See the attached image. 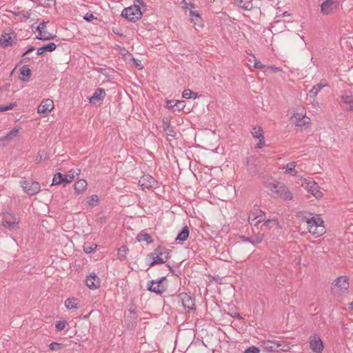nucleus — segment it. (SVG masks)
I'll list each match as a JSON object with an SVG mask.
<instances>
[{"label":"nucleus","mask_w":353,"mask_h":353,"mask_svg":"<svg viewBox=\"0 0 353 353\" xmlns=\"http://www.w3.org/2000/svg\"><path fill=\"white\" fill-rule=\"evenodd\" d=\"M349 281L347 276H341L334 280L332 285V292L335 295H340L347 292L349 288Z\"/></svg>","instance_id":"nucleus-4"},{"label":"nucleus","mask_w":353,"mask_h":353,"mask_svg":"<svg viewBox=\"0 0 353 353\" xmlns=\"http://www.w3.org/2000/svg\"><path fill=\"white\" fill-rule=\"evenodd\" d=\"M132 60L134 63V66L139 69V70H142L143 66L142 65V64L141 63V61L134 59V58H132Z\"/></svg>","instance_id":"nucleus-52"},{"label":"nucleus","mask_w":353,"mask_h":353,"mask_svg":"<svg viewBox=\"0 0 353 353\" xmlns=\"http://www.w3.org/2000/svg\"><path fill=\"white\" fill-rule=\"evenodd\" d=\"M166 250H168L165 248L159 246L154 250V254L158 255L161 257H163V256H166Z\"/></svg>","instance_id":"nucleus-40"},{"label":"nucleus","mask_w":353,"mask_h":353,"mask_svg":"<svg viewBox=\"0 0 353 353\" xmlns=\"http://www.w3.org/2000/svg\"><path fill=\"white\" fill-rule=\"evenodd\" d=\"M326 85L325 84H322V83H319V84H316L315 85L311 90H310L309 93H308V96L310 97V98H314L318 92L323 88L325 87Z\"/></svg>","instance_id":"nucleus-29"},{"label":"nucleus","mask_w":353,"mask_h":353,"mask_svg":"<svg viewBox=\"0 0 353 353\" xmlns=\"http://www.w3.org/2000/svg\"><path fill=\"white\" fill-rule=\"evenodd\" d=\"M21 186L23 191L29 195H34L41 190V185L37 181L24 180L21 181Z\"/></svg>","instance_id":"nucleus-6"},{"label":"nucleus","mask_w":353,"mask_h":353,"mask_svg":"<svg viewBox=\"0 0 353 353\" xmlns=\"http://www.w3.org/2000/svg\"><path fill=\"white\" fill-rule=\"evenodd\" d=\"M78 304V300L76 298H68L65 301V306L70 309H77Z\"/></svg>","instance_id":"nucleus-27"},{"label":"nucleus","mask_w":353,"mask_h":353,"mask_svg":"<svg viewBox=\"0 0 353 353\" xmlns=\"http://www.w3.org/2000/svg\"><path fill=\"white\" fill-rule=\"evenodd\" d=\"M67 325V322L65 321H59L55 324V327L57 330L61 331L65 329Z\"/></svg>","instance_id":"nucleus-41"},{"label":"nucleus","mask_w":353,"mask_h":353,"mask_svg":"<svg viewBox=\"0 0 353 353\" xmlns=\"http://www.w3.org/2000/svg\"><path fill=\"white\" fill-rule=\"evenodd\" d=\"M166 279V277L165 276H162L161 278H160L158 280H155L156 282H158V283L159 284H161V283L163 282V281L165 280Z\"/></svg>","instance_id":"nucleus-60"},{"label":"nucleus","mask_w":353,"mask_h":353,"mask_svg":"<svg viewBox=\"0 0 353 353\" xmlns=\"http://www.w3.org/2000/svg\"><path fill=\"white\" fill-rule=\"evenodd\" d=\"M310 347L315 353H321L324 348V345L319 336L314 334L310 337Z\"/></svg>","instance_id":"nucleus-12"},{"label":"nucleus","mask_w":353,"mask_h":353,"mask_svg":"<svg viewBox=\"0 0 353 353\" xmlns=\"http://www.w3.org/2000/svg\"><path fill=\"white\" fill-rule=\"evenodd\" d=\"M168 267L169 270L170 271V272H172L173 274H176L174 273V270L172 269V268L170 265H168Z\"/></svg>","instance_id":"nucleus-62"},{"label":"nucleus","mask_w":353,"mask_h":353,"mask_svg":"<svg viewBox=\"0 0 353 353\" xmlns=\"http://www.w3.org/2000/svg\"><path fill=\"white\" fill-rule=\"evenodd\" d=\"M248 221H249L250 225H258L259 223L257 221L256 218V217L252 218V216H249Z\"/></svg>","instance_id":"nucleus-53"},{"label":"nucleus","mask_w":353,"mask_h":353,"mask_svg":"<svg viewBox=\"0 0 353 353\" xmlns=\"http://www.w3.org/2000/svg\"><path fill=\"white\" fill-rule=\"evenodd\" d=\"M261 343L262 348L269 353L287 352L290 349V344L285 341L265 340L262 341Z\"/></svg>","instance_id":"nucleus-2"},{"label":"nucleus","mask_w":353,"mask_h":353,"mask_svg":"<svg viewBox=\"0 0 353 353\" xmlns=\"http://www.w3.org/2000/svg\"><path fill=\"white\" fill-rule=\"evenodd\" d=\"M30 75H31V70L29 68L28 65H23L20 69L19 79L24 82H27L29 81Z\"/></svg>","instance_id":"nucleus-24"},{"label":"nucleus","mask_w":353,"mask_h":353,"mask_svg":"<svg viewBox=\"0 0 353 353\" xmlns=\"http://www.w3.org/2000/svg\"><path fill=\"white\" fill-rule=\"evenodd\" d=\"M256 218L257 221L260 223L265 220V214L259 209H254L252 212V216Z\"/></svg>","instance_id":"nucleus-30"},{"label":"nucleus","mask_w":353,"mask_h":353,"mask_svg":"<svg viewBox=\"0 0 353 353\" xmlns=\"http://www.w3.org/2000/svg\"><path fill=\"white\" fill-rule=\"evenodd\" d=\"M339 5V0H326L321 6V12L325 15H328L336 9Z\"/></svg>","instance_id":"nucleus-11"},{"label":"nucleus","mask_w":353,"mask_h":353,"mask_svg":"<svg viewBox=\"0 0 353 353\" xmlns=\"http://www.w3.org/2000/svg\"><path fill=\"white\" fill-rule=\"evenodd\" d=\"M248 170L250 171V173L252 174V175H255L256 174V171L255 170H252V167H251V165L248 163Z\"/></svg>","instance_id":"nucleus-58"},{"label":"nucleus","mask_w":353,"mask_h":353,"mask_svg":"<svg viewBox=\"0 0 353 353\" xmlns=\"http://www.w3.org/2000/svg\"><path fill=\"white\" fill-rule=\"evenodd\" d=\"M296 119V125L297 126H303V125H305L309 123V121H310V118L308 117H299L298 118L297 117H295Z\"/></svg>","instance_id":"nucleus-35"},{"label":"nucleus","mask_w":353,"mask_h":353,"mask_svg":"<svg viewBox=\"0 0 353 353\" xmlns=\"http://www.w3.org/2000/svg\"><path fill=\"white\" fill-rule=\"evenodd\" d=\"M193 92L189 89L185 90L182 93V97L185 99H190L192 98Z\"/></svg>","instance_id":"nucleus-44"},{"label":"nucleus","mask_w":353,"mask_h":353,"mask_svg":"<svg viewBox=\"0 0 353 353\" xmlns=\"http://www.w3.org/2000/svg\"><path fill=\"white\" fill-rule=\"evenodd\" d=\"M260 350L259 347L256 346H251L246 349L244 352V353H259Z\"/></svg>","instance_id":"nucleus-43"},{"label":"nucleus","mask_w":353,"mask_h":353,"mask_svg":"<svg viewBox=\"0 0 353 353\" xmlns=\"http://www.w3.org/2000/svg\"><path fill=\"white\" fill-rule=\"evenodd\" d=\"M192 97H193L194 99L197 98L198 97V93L193 92Z\"/></svg>","instance_id":"nucleus-63"},{"label":"nucleus","mask_w":353,"mask_h":353,"mask_svg":"<svg viewBox=\"0 0 353 353\" xmlns=\"http://www.w3.org/2000/svg\"><path fill=\"white\" fill-rule=\"evenodd\" d=\"M48 21H43L36 28L38 32V35L36 37L37 39L42 41L52 40L56 37V35L49 33L46 31V24Z\"/></svg>","instance_id":"nucleus-9"},{"label":"nucleus","mask_w":353,"mask_h":353,"mask_svg":"<svg viewBox=\"0 0 353 353\" xmlns=\"http://www.w3.org/2000/svg\"><path fill=\"white\" fill-rule=\"evenodd\" d=\"M262 353H269V352H266L265 350L263 349V352Z\"/></svg>","instance_id":"nucleus-64"},{"label":"nucleus","mask_w":353,"mask_h":353,"mask_svg":"<svg viewBox=\"0 0 353 353\" xmlns=\"http://www.w3.org/2000/svg\"><path fill=\"white\" fill-rule=\"evenodd\" d=\"M16 106V103H10L7 105H0V112L12 110Z\"/></svg>","instance_id":"nucleus-39"},{"label":"nucleus","mask_w":353,"mask_h":353,"mask_svg":"<svg viewBox=\"0 0 353 353\" xmlns=\"http://www.w3.org/2000/svg\"><path fill=\"white\" fill-rule=\"evenodd\" d=\"M252 134L253 137L256 139H259L263 136L262 133V129L260 127H254L252 128Z\"/></svg>","instance_id":"nucleus-38"},{"label":"nucleus","mask_w":353,"mask_h":353,"mask_svg":"<svg viewBox=\"0 0 353 353\" xmlns=\"http://www.w3.org/2000/svg\"><path fill=\"white\" fill-rule=\"evenodd\" d=\"M137 240L140 241H146L148 244L152 243V238L148 233H140L137 236Z\"/></svg>","instance_id":"nucleus-31"},{"label":"nucleus","mask_w":353,"mask_h":353,"mask_svg":"<svg viewBox=\"0 0 353 353\" xmlns=\"http://www.w3.org/2000/svg\"><path fill=\"white\" fill-rule=\"evenodd\" d=\"M269 188L273 193L276 194L278 196L284 200L292 199V194L284 185H279L276 183H270Z\"/></svg>","instance_id":"nucleus-5"},{"label":"nucleus","mask_w":353,"mask_h":353,"mask_svg":"<svg viewBox=\"0 0 353 353\" xmlns=\"http://www.w3.org/2000/svg\"><path fill=\"white\" fill-rule=\"evenodd\" d=\"M259 139V143L256 145V148H261L264 146L265 145V139H264V137H261L260 138L258 139Z\"/></svg>","instance_id":"nucleus-50"},{"label":"nucleus","mask_w":353,"mask_h":353,"mask_svg":"<svg viewBox=\"0 0 353 353\" xmlns=\"http://www.w3.org/2000/svg\"><path fill=\"white\" fill-rule=\"evenodd\" d=\"M30 14H31V12L30 10L29 11L23 10V11L19 12L18 14H17L16 15L23 16V17L28 19V18H30Z\"/></svg>","instance_id":"nucleus-48"},{"label":"nucleus","mask_w":353,"mask_h":353,"mask_svg":"<svg viewBox=\"0 0 353 353\" xmlns=\"http://www.w3.org/2000/svg\"><path fill=\"white\" fill-rule=\"evenodd\" d=\"M240 239L242 240L243 242L244 243H250L251 244V237L250 238H248V237H246V236H240Z\"/></svg>","instance_id":"nucleus-56"},{"label":"nucleus","mask_w":353,"mask_h":353,"mask_svg":"<svg viewBox=\"0 0 353 353\" xmlns=\"http://www.w3.org/2000/svg\"><path fill=\"white\" fill-rule=\"evenodd\" d=\"M174 103H175V101H174V100L168 101L167 105L168 107L174 108V107H175L174 106Z\"/></svg>","instance_id":"nucleus-57"},{"label":"nucleus","mask_w":353,"mask_h":353,"mask_svg":"<svg viewBox=\"0 0 353 353\" xmlns=\"http://www.w3.org/2000/svg\"><path fill=\"white\" fill-rule=\"evenodd\" d=\"M264 234H257L251 237V244L252 245H255L256 244L261 243L263 239Z\"/></svg>","instance_id":"nucleus-34"},{"label":"nucleus","mask_w":353,"mask_h":353,"mask_svg":"<svg viewBox=\"0 0 353 353\" xmlns=\"http://www.w3.org/2000/svg\"><path fill=\"white\" fill-rule=\"evenodd\" d=\"M53 108V101L50 99H46L43 100L41 104L39 105L37 112L39 114H43V115L47 116Z\"/></svg>","instance_id":"nucleus-16"},{"label":"nucleus","mask_w":353,"mask_h":353,"mask_svg":"<svg viewBox=\"0 0 353 353\" xmlns=\"http://www.w3.org/2000/svg\"><path fill=\"white\" fill-rule=\"evenodd\" d=\"M97 247V245L95 243H85L83 245V251L87 254H90L93 252Z\"/></svg>","instance_id":"nucleus-33"},{"label":"nucleus","mask_w":353,"mask_h":353,"mask_svg":"<svg viewBox=\"0 0 353 353\" xmlns=\"http://www.w3.org/2000/svg\"><path fill=\"white\" fill-rule=\"evenodd\" d=\"M73 179V174H63L61 172H57L54 175L51 185H56L63 183L68 184L71 183Z\"/></svg>","instance_id":"nucleus-15"},{"label":"nucleus","mask_w":353,"mask_h":353,"mask_svg":"<svg viewBox=\"0 0 353 353\" xmlns=\"http://www.w3.org/2000/svg\"><path fill=\"white\" fill-rule=\"evenodd\" d=\"M98 202V196L97 195H92L89 201L90 205H94V203Z\"/></svg>","instance_id":"nucleus-54"},{"label":"nucleus","mask_w":353,"mask_h":353,"mask_svg":"<svg viewBox=\"0 0 353 353\" xmlns=\"http://www.w3.org/2000/svg\"><path fill=\"white\" fill-rule=\"evenodd\" d=\"M301 186L308 192H311V194L316 199L321 198L323 195V193L319 190V185L313 180L304 179Z\"/></svg>","instance_id":"nucleus-8"},{"label":"nucleus","mask_w":353,"mask_h":353,"mask_svg":"<svg viewBox=\"0 0 353 353\" xmlns=\"http://www.w3.org/2000/svg\"><path fill=\"white\" fill-rule=\"evenodd\" d=\"M190 234L189 228L188 226H184L181 231L176 236L175 241H185L188 239Z\"/></svg>","instance_id":"nucleus-26"},{"label":"nucleus","mask_w":353,"mask_h":353,"mask_svg":"<svg viewBox=\"0 0 353 353\" xmlns=\"http://www.w3.org/2000/svg\"><path fill=\"white\" fill-rule=\"evenodd\" d=\"M254 67L256 69H263L266 68L267 65H263L260 61H257L256 59H255Z\"/></svg>","instance_id":"nucleus-47"},{"label":"nucleus","mask_w":353,"mask_h":353,"mask_svg":"<svg viewBox=\"0 0 353 353\" xmlns=\"http://www.w3.org/2000/svg\"><path fill=\"white\" fill-rule=\"evenodd\" d=\"M87 182L85 179L78 180L74 185V188L77 194L81 193L87 187Z\"/></svg>","instance_id":"nucleus-25"},{"label":"nucleus","mask_w":353,"mask_h":353,"mask_svg":"<svg viewBox=\"0 0 353 353\" xmlns=\"http://www.w3.org/2000/svg\"><path fill=\"white\" fill-rule=\"evenodd\" d=\"M35 48L34 46H30L25 52L23 53L22 57H25L27 54L34 51Z\"/></svg>","instance_id":"nucleus-55"},{"label":"nucleus","mask_w":353,"mask_h":353,"mask_svg":"<svg viewBox=\"0 0 353 353\" xmlns=\"http://www.w3.org/2000/svg\"><path fill=\"white\" fill-rule=\"evenodd\" d=\"M97 19L92 13L88 12L83 17V19L88 22L92 21L93 19Z\"/></svg>","instance_id":"nucleus-46"},{"label":"nucleus","mask_w":353,"mask_h":353,"mask_svg":"<svg viewBox=\"0 0 353 353\" xmlns=\"http://www.w3.org/2000/svg\"><path fill=\"white\" fill-rule=\"evenodd\" d=\"M266 70H271L273 72H277L279 71H281V68H279V67H276L275 65H271V66H267L266 67Z\"/></svg>","instance_id":"nucleus-51"},{"label":"nucleus","mask_w":353,"mask_h":353,"mask_svg":"<svg viewBox=\"0 0 353 353\" xmlns=\"http://www.w3.org/2000/svg\"><path fill=\"white\" fill-rule=\"evenodd\" d=\"M170 250H166V256L164 257L154 254V252L148 254V257L152 259L149 263L150 267H153L157 264L165 263L170 258Z\"/></svg>","instance_id":"nucleus-17"},{"label":"nucleus","mask_w":353,"mask_h":353,"mask_svg":"<svg viewBox=\"0 0 353 353\" xmlns=\"http://www.w3.org/2000/svg\"><path fill=\"white\" fill-rule=\"evenodd\" d=\"M148 290L150 292H154L157 294H161L165 291V287L156 282V281H150L147 285Z\"/></svg>","instance_id":"nucleus-21"},{"label":"nucleus","mask_w":353,"mask_h":353,"mask_svg":"<svg viewBox=\"0 0 353 353\" xmlns=\"http://www.w3.org/2000/svg\"><path fill=\"white\" fill-rule=\"evenodd\" d=\"M44 54V51L42 50L41 47L39 48L37 51V55L41 56Z\"/></svg>","instance_id":"nucleus-59"},{"label":"nucleus","mask_w":353,"mask_h":353,"mask_svg":"<svg viewBox=\"0 0 353 353\" xmlns=\"http://www.w3.org/2000/svg\"><path fill=\"white\" fill-rule=\"evenodd\" d=\"M100 279L94 272L91 273L86 279V285L92 290L97 289L100 287Z\"/></svg>","instance_id":"nucleus-19"},{"label":"nucleus","mask_w":353,"mask_h":353,"mask_svg":"<svg viewBox=\"0 0 353 353\" xmlns=\"http://www.w3.org/2000/svg\"><path fill=\"white\" fill-rule=\"evenodd\" d=\"M157 183V181L149 174L143 175L139 181V184L143 190L154 188Z\"/></svg>","instance_id":"nucleus-14"},{"label":"nucleus","mask_w":353,"mask_h":353,"mask_svg":"<svg viewBox=\"0 0 353 353\" xmlns=\"http://www.w3.org/2000/svg\"><path fill=\"white\" fill-rule=\"evenodd\" d=\"M296 165V162L295 161L288 163L285 168V173L295 175L297 173V171L294 169Z\"/></svg>","instance_id":"nucleus-32"},{"label":"nucleus","mask_w":353,"mask_h":353,"mask_svg":"<svg viewBox=\"0 0 353 353\" xmlns=\"http://www.w3.org/2000/svg\"><path fill=\"white\" fill-rule=\"evenodd\" d=\"M162 128L168 136L172 137L176 136V132L174 130V127L170 125V122L167 118L163 119Z\"/></svg>","instance_id":"nucleus-22"},{"label":"nucleus","mask_w":353,"mask_h":353,"mask_svg":"<svg viewBox=\"0 0 353 353\" xmlns=\"http://www.w3.org/2000/svg\"><path fill=\"white\" fill-rule=\"evenodd\" d=\"M308 232L315 237H319L325 233L323 220L319 216L305 218Z\"/></svg>","instance_id":"nucleus-1"},{"label":"nucleus","mask_w":353,"mask_h":353,"mask_svg":"<svg viewBox=\"0 0 353 353\" xmlns=\"http://www.w3.org/2000/svg\"><path fill=\"white\" fill-rule=\"evenodd\" d=\"M14 32L9 33L3 32L0 38V46L3 48H8L13 45V39L15 38Z\"/></svg>","instance_id":"nucleus-18"},{"label":"nucleus","mask_w":353,"mask_h":353,"mask_svg":"<svg viewBox=\"0 0 353 353\" xmlns=\"http://www.w3.org/2000/svg\"><path fill=\"white\" fill-rule=\"evenodd\" d=\"M190 16H195L197 18H200V16L199 14H196L194 11H190Z\"/></svg>","instance_id":"nucleus-61"},{"label":"nucleus","mask_w":353,"mask_h":353,"mask_svg":"<svg viewBox=\"0 0 353 353\" xmlns=\"http://www.w3.org/2000/svg\"><path fill=\"white\" fill-rule=\"evenodd\" d=\"M105 90L103 88H97L90 98V103L92 104H97V103H101L105 98Z\"/></svg>","instance_id":"nucleus-20"},{"label":"nucleus","mask_w":353,"mask_h":353,"mask_svg":"<svg viewBox=\"0 0 353 353\" xmlns=\"http://www.w3.org/2000/svg\"><path fill=\"white\" fill-rule=\"evenodd\" d=\"M341 106L348 112L353 111V94L350 90H344L341 95Z\"/></svg>","instance_id":"nucleus-7"},{"label":"nucleus","mask_w":353,"mask_h":353,"mask_svg":"<svg viewBox=\"0 0 353 353\" xmlns=\"http://www.w3.org/2000/svg\"><path fill=\"white\" fill-rule=\"evenodd\" d=\"M57 48V45L54 43H49L46 45H44L41 47L43 51L45 52H52Z\"/></svg>","instance_id":"nucleus-37"},{"label":"nucleus","mask_w":353,"mask_h":353,"mask_svg":"<svg viewBox=\"0 0 353 353\" xmlns=\"http://www.w3.org/2000/svg\"><path fill=\"white\" fill-rule=\"evenodd\" d=\"M276 221L274 219H268L264 222V225L267 227H271L272 225H276Z\"/></svg>","instance_id":"nucleus-49"},{"label":"nucleus","mask_w":353,"mask_h":353,"mask_svg":"<svg viewBox=\"0 0 353 353\" xmlns=\"http://www.w3.org/2000/svg\"><path fill=\"white\" fill-rule=\"evenodd\" d=\"M144 6L143 0H136L134 4L128 8H125L121 12V16L126 18L130 21L135 22L142 17L141 6Z\"/></svg>","instance_id":"nucleus-3"},{"label":"nucleus","mask_w":353,"mask_h":353,"mask_svg":"<svg viewBox=\"0 0 353 353\" xmlns=\"http://www.w3.org/2000/svg\"><path fill=\"white\" fill-rule=\"evenodd\" d=\"M174 106L176 107V110H181L185 108L184 101H175Z\"/></svg>","instance_id":"nucleus-45"},{"label":"nucleus","mask_w":353,"mask_h":353,"mask_svg":"<svg viewBox=\"0 0 353 353\" xmlns=\"http://www.w3.org/2000/svg\"><path fill=\"white\" fill-rule=\"evenodd\" d=\"M179 302L184 309H188L190 310H195V303L194 299L186 293H181L179 295Z\"/></svg>","instance_id":"nucleus-13"},{"label":"nucleus","mask_w":353,"mask_h":353,"mask_svg":"<svg viewBox=\"0 0 353 353\" xmlns=\"http://www.w3.org/2000/svg\"><path fill=\"white\" fill-rule=\"evenodd\" d=\"M233 3L245 10H250L253 7L252 0H233Z\"/></svg>","instance_id":"nucleus-23"},{"label":"nucleus","mask_w":353,"mask_h":353,"mask_svg":"<svg viewBox=\"0 0 353 353\" xmlns=\"http://www.w3.org/2000/svg\"><path fill=\"white\" fill-rule=\"evenodd\" d=\"M128 251V248L126 245H123L119 249V258L121 260L125 259L126 253Z\"/></svg>","instance_id":"nucleus-36"},{"label":"nucleus","mask_w":353,"mask_h":353,"mask_svg":"<svg viewBox=\"0 0 353 353\" xmlns=\"http://www.w3.org/2000/svg\"><path fill=\"white\" fill-rule=\"evenodd\" d=\"M19 132V128H14L5 137L0 139V141H10L18 134Z\"/></svg>","instance_id":"nucleus-28"},{"label":"nucleus","mask_w":353,"mask_h":353,"mask_svg":"<svg viewBox=\"0 0 353 353\" xmlns=\"http://www.w3.org/2000/svg\"><path fill=\"white\" fill-rule=\"evenodd\" d=\"M18 223V219L12 214H3L1 219V225L10 230L17 228Z\"/></svg>","instance_id":"nucleus-10"},{"label":"nucleus","mask_w":353,"mask_h":353,"mask_svg":"<svg viewBox=\"0 0 353 353\" xmlns=\"http://www.w3.org/2000/svg\"><path fill=\"white\" fill-rule=\"evenodd\" d=\"M63 346V345H62L61 343L52 342L50 344L49 347L51 350L57 351L60 350Z\"/></svg>","instance_id":"nucleus-42"}]
</instances>
